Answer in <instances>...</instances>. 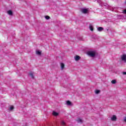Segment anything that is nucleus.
<instances>
[{"mask_svg":"<svg viewBox=\"0 0 126 126\" xmlns=\"http://www.w3.org/2000/svg\"><path fill=\"white\" fill-rule=\"evenodd\" d=\"M88 55L90 56V57H92V58H94V57H95L96 55V52L95 51H89L88 52Z\"/></svg>","mask_w":126,"mask_h":126,"instance_id":"1","label":"nucleus"},{"mask_svg":"<svg viewBox=\"0 0 126 126\" xmlns=\"http://www.w3.org/2000/svg\"><path fill=\"white\" fill-rule=\"evenodd\" d=\"M89 10L88 8H82L81 9V12H82V13H84V14H86V13H88Z\"/></svg>","mask_w":126,"mask_h":126,"instance_id":"2","label":"nucleus"},{"mask_svg":"<svg viewBox=\"0 0 126 126\" xmlns=\"http://www.w3.org/2000/svg\"><path fill=\"white\" fill-rule=\"evenodd\" d=\"M121 60L124 63H126V55L124 54L121 56Z\"/></svg>","mask_w":126,"mask_h":126,"instance_id":"3","label":"nucleus"},{"mask_svg":"<svg viewBox=\"0 0 126 126\" xmlns=\"http://www.w3.org/2000/svg\"><path fill=\"white\" fill-rule=\"evenodd\" d=\"M111 121L113 122H116L117 121V116L116 115H113L111 118Z\"/></svg>","mask_w":126,"mask_h":126,"instance_id":"4","label":"nucleus"},{"mask_svg":"<svg viewBox=\"0 0 126 126\" xmlns=\"http://www.w3.org/2000/svg\"><path fill=\"white\" fill-rule=\"evenodd\" d=\"M74 59H75V60L77 62V61H79L80 60V57H79V56L76 55L74 57Z\"/></svg>","mask_w":126,"mask_h":126,"instance_id":"5","label":"nucleus"},{"mask_svg":"<svg viewBox=\"0 0 126 126\" xmlns=\"http://www.w3.org/2000/svg\"><path fill=\"white\" fill-rule=\"evenodd\" d=\"M7 12L8 14H9V15L12 16L13 13H12V11H11V10L7 11Z\"/></svg>","mask_w":126,"mask_h":126,"instance_id":"6","label":"nucleus"},{"mask_svg":"<svg viewBox=\"0 0 126 126\" xmlns=\"http://www.w3.org/2000/svg\"><path fill=\"white\" fill-rule=\"evenodd\" d=\"M66 104L67 105V106H71V102H70L69 100H67L66 102Z\"/></svg>","mask_w":126,"mask_h":126,"instance_id":"7","label":"nucleus"},{"mask_svg":"<svg viewBox=\"0 0 126 126\" xmlns=\"http://www.w3.org/2000/svg\"><path fill=\"white\" fill-rule=\"evenodd\" d=\"M97 30L99 32H101V31H103V30H104V28H103V27H98L97 28Z\"/></svg>","mask_w":126,"mask_h":126,"instance_id":"8","label":"nucleus"},{"mask_svg":"<svg viewBox=\"0 0 126 126\" xmlns=\"http://www.w3.org/2000/svg\"><path fill=\"white\" fill-rule=\"evenodd\" d=\"M53 116L57 117V116H59V113H58V112H56L55 111H53Z\"/></svg>","mask_w":126,"mask_h":126,"instance_id":"9","label":"nucleus"},{"mask_svg":"<svg viewBox=\"0 0 126 126\" xmlns=\"http://www.w3.org/2000/svg\"><path fill=\"white\" fill-rule=\"evenodd\" d=\"M61 69L63 70L64 68V64L63 63H61Z\"/></svg>","mask_w":126,"mask_h":126,"instance_id":"10","label":"nucleus"},{"mask_svg":"<svg viewBox=\"0 0 126 126\" xmlns=\"http://www.w3.org/2000/svg\"><path fill=\"white\" fill-rule=\"evenodd\" d=\"M36 55H38L39 56H41L42 52H41V51H36Z\"/></svg>","mask_w":126,"mask_h":126,"instance_id":"11","label":"nucleus"},{"mask_svg":"<svg viewBox=\"0 0 126 126\" xmlns=\"http://www.w3.org/2000/svg\"><path fill=\"white\" fill-rule=\"evenodd\" d=\"M111 83H112V84H116L117 83V81H116V80H113L111 81Z\"/></svg>","mask_w":126,"mask_h":126,"instance_id":"12","label":"nucleus"},{"mask_svg":"<svg viewBox=\"0 0 126 126\" xmlns=\"http://www.w3.org/2000/svg\"><path fill=\"white\" fill-rule=\"evenodd\" d=\"M30 76H31V77H32V79H34V75H33V73H30Z\"/></svg>","mask_w":126,"mask_h":126,"instance_id":"13","label":"nucleus"},{"mask_svg":"<svg viewBox=\"0 0 126 126\" xmlns=\"http://www.w3.org/2000/svg\"><path fill=\"white\" fill-rule=\"evenodd\" d=\"M100 90H97L95 91V94H99V93H100Z\"/></svg>","mask_w":126,"mask_h":126,"instance_id":"14","label":"nucleus"},{"mask_svg":"<svg viewBox=\"0 0 126 126\" xmlns=\"http://www.w3.org/2000/svg\"><path fill=\"white\" fill-rule=\"evenodd\" d=\"M77 121L78 122V123H82V120H81V119L79 118L78 119Z\"/></svg>","mask_w":126,"mask_h":126,"instance_id":"15","label":"nucleus"},{"mask_svg":"<svg viewBox=\"0 0 126 126\" xmlns=\"http://www.w3.org/2000/svg\"><path fill=\"white\" fill-rule=\"evenodd\" d=\"M61 125H62V126H65V123L64 122H63V121H62V122H61Z\"/></svg>","mask_w":126,"mask_h":126,"instance_id":"16","label":"nucleus"},{"mask_svg":"<svg viewBox=\"0 0 126 126\" xmlns=\"http://www.w3.org/2000/svg\"><path fill=\"white\" fill-rule=\"evenodd\" d=\"M13 109H14V107H13V106H10L9 110H10V111H12V110H13Z\"/></svg>","mask_w":126,"mask_h":126,"instance_id":"17","label":"nucleus"},{"mask_svg":"<svg viewBox=\"0 0 126 126\" xmlns=\"http://www.w3.org/2000/svg\"><path fill=\"white\" fill-rule=\"evenodd\" d=\"M90 29L91 31H93V27H92V26H90Z\"/></svg>","mask_w":126,"mask_h":126,"instance_id":"18","label":"nucleus"},{"mask_svg":"<svg viewBox=\"0 0 126 126\" xmlns=\"http://www.w3.org/2000/svg\"><path fill=\"white\" fill-rule=\"evenodd\" d=\"M45 18L48 20L50 19V16H46Z\"/></svg>","mask_w":126,"mask_h":126,"instance_id":"19","label":"nucleus"},{"mask_svg":"<svg viewBox=\"0 0 126 126\" xmlns=\"http://www.w3.org/2000/svg\"><path fill=\"white\" fill-rule=\"evenodd\" d=\"M97 2H98V3H101V2H102L101 0H97Z\"/></svg>","mask_w":126,"mask_h":126,"instance_id":"20","label":"nucleus"},{"mask_svg":"<svg viewBox=\"0 0 126 126\" xmlns=\"http://www.w3.org/2000/svg\"><path fill=\"white\" fill-rule=\"evenodd\" d=\"M123 13H125V14H126V9L124 10Z\"/></svg>","mask_w":126,"mask_h":126,"instance_id":"21","label":"nucleus"},{"mask_svg":"<svg viewBox=\"0 0 126 126\" xmlns=\"http://www.w3.org/2000/svg\"><path fill=\"white\" fill-rule=\"evenodd\" d=\"M124 121L126 123V117L124 118Z\"/></svg>","mask_w":126,"mask_h":126,"instance_id":"22","label":"nucleus"},{"mask_svg":"<svg viewBox=\"0 0 126 126\" xmlns=\"http://www.w3.org/2000/svg\"><path fill=\"white\" fill-rule=\"evenodd\" d=\"M123 74L124 75H126V72H123Z\"/></svg>","mask_w":126,"mask_h":126,"instance_id":"23","label":"nucleus"},{"mask_svg":"<svg viewBox=\"0 0 126 126\" xmlns=\"http://www.w3.org/2000/svg\"><path fill=\"white\" fill-rule=\"evenodd\" d=\"M104 6H106V5H104Z\"/></svg>","mask_w":126,"mask_h":126,"instance_id":"24","label":"nucleus"}]
</instances>
